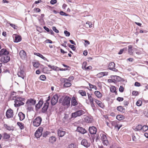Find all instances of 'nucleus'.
<instances>
[{
    "mask_svg": "<svg viewBox=\"0 0 148 148\" xmlns=\"http://www.w3.org/2000/svg\"><path fill=\"white\" fill-rule=\"evenodd\" d=\"M12 99L14 100V105L15 107H18L24 104L25 99L18 96L12 97Z\"/></svg>",
    "mask_w": 148,
    "mask_h": 148,
    "instance_id": "f257e3e1",
    "label": "nucleus"
},
{
    "mask_svg": "<svg viewBox=\"0 0 148 148\" xmlns=\"http://www.w3.org/2000/svg\"><path fill=\"white\" fill-rule=\"evenodd\" d=\"M36 103V100L32 99H28L26 102V106L28 109H30L32 106H34Z\"/></svg>",
    "mask_w": 148,
    "mask_h": 148,
    "instance_id": "f03ea898",
    "label": "nucleus"
},
{
    "mask_svg": "<svg viewBox=\"0 0 148 148\" xmlns=\"http://www.w3.org/2000/svg\"><path fill=\"white\" fill-rule=\"evenodd\" d=\"M42 121V119L41 117L38 116L36 117L33 121V124L35 127H38L39 126Z\"/></svg>",
    "mask_w": 148,
    "mask_h": 148,
    "instance_id": "7ed1b4c3",
    "label": "nucleus"
},
{
    "mask_svg": "<svg viewBox=\"0 0 148 148\" xmlns=\"http://www.w3.org/2000/svg\"><path fill=\"white\" fill-rule=\"evenodd\" d=\"M71 98L69 97L66 96L62 102V105L63 106H66L69 107L70 105Z\"/></svg>",
    "mask_w": 148,
    "mask_h": 148,
    "instance_id": "20e7f679",
    "label": "nucleus"
},
{
    "mask_svg": "<svg viewBox=\"0 0 148 148\" xmlns=\"http://www.w3.org/2000/svg\"><path fill=\"white\" fill-rule=\"evenodd\" d=\"M84 114V112L82 110H79L77 111L72 114V117L76 118L77 116H80Z\"/></svg>",
    "mask_w": 148,
    "mask_h": 148,
    "instance_id": "39448f33",
    "label": "nucleus"
},
{
    "mask_svg": "<svg viewBox=\"0 0 148 148\" xmlns=\"http://www.w3.org/2000/svg\"><path fill=\"white\" fill-rule=\"evenodd\" d=\"M43 130V128L42 127H39L36 131L35 135L37 138H39L42 135V132Z\"/></svg>",
    "mask_w": 148,
    "mask_h": 148,
    "instance_id": "423d86ee",
    "label": "nucleus"
},
{
    "mask_svg": "<svg viewBox=\"0 0 148 148\" xmlns=\"http://www.w3.org/2000/svg\"><path fill=\"white\" fill-rule=\"evenodd\" d=\"M48 99H47L46 102L44 103V106L42 109V112L43 113H45L47 111L48 108V106L49 105V103L48 102V101L50 99V97H48Z\"/></svg>",
    "mask_w": 148,
    "mask_h": 148,
    "instance_id": "0eeeda50",
    "label": "nucleus"
},
{
    "mask_svg": "<svg viewBox=\"0 0 148 148\" xmlns=\"http://www.w3.org/2000/svg\"><path fill=\"white\" fill-rule=\"evenodd\" d=\"M10 58L8 55L1 57V61L3 63H7L10 60Z\"/></svg>",
    "mask_w": 148,
    "mask_h": 148,
    "instance_id": "6e6552de",
    "label": "nucleus"
},
{
    "mask_svg": "<svg viewBox=\"0 0 148 148\" xmlns=\"http://www.w3.org/2000/svg\"><path fill=\"white\" fill-rule=\"evenodd\" d=\"M58 97L57 95H55L52 97L51 101V104L53 106L55 105L58 102Z\"/></svg>",
    "mask_w": 148,
    "mask_h": 148,
    "instance_id": "1a4fd4ad",
    "label": "nucleus"
},
{
    "mask_svg": "<svg viewBox=\"0 0 148 148\" xmlns=\"http://www.w3.org/2000/svg\"><path fill=\"white\" fill-rule=\"evenodd\" d=\"M97 129L95 127L93 126V134H95L94 135V138L93 139H95V141L96 142H97L99 140V137L98 135L97 134H96L97 132ZM94 140H93V141Z\"/></svg>",
    "mask_w": 148,
    "mask_h": 148,
    "instance_id": "9d476101",
    "label": "nucleus"
},
{
    "mask_svg": "<svg viewBox=\"0 0 148 148\" xmlns=\"http://www.w3.org/2000/svg\"><path fill=\"white\" fill-rule=\"evenodd\" d=\"M115 64L114 62L110 63L108 66V69L115 72H117L118 70L115 68Z\"/></svg>",
    "mask_w": 148,
    "mask_h": 148,
    "instance_id": "9b49d317",
    "label": "nucleus"
},
{
    "mask_svg": "<svg viewBox=\"0 0 148 148\" xmlns=\"http://www.w3.org/2000/svg\"><path fill=\"white\" fill-rule=\"evenodd\" d=\"M9 52L6 49H2L0 51V57L8 55Z\"/></svg>",
    "mask_w": 148,
    "mask_h": 148,
    "instance_id": "f8f14e48",
    "label": "nucleus"
},
{
    "mask_svg": "<svg viewBox=\"0 0 148 148\" xmlns=\"http://www.w3.org/2000/svg\"><path fill=\"white\" fill-rule=\"evenodd\" d=\"M13 111L11 109H8L6 111V115L8 118L12 117L13 116Z\"/></svg>",
    "mask_w": 148,
    "mask_h": 148,
    "instance_id": "ddd939ff",
    "label": "nucleus"
},
{
    "mask_svg": "<svg viewBox=\"0 0 148 148\" xmlns=\"http://www.w3.org/2000/svg\"><path fill=\"white\" fill-rule=\"evenodd\" d=\"M77 131L83 134H84L87 132V131L84 128L79 126L77 127Z\"/></svg>",
    "mask_w": 148,
    "mask_h": 148,
    "instance_id": "4468645a",
    "label": "nucleus"
},
{
    "mask_svg": "<svg viewBox=\"0 0 148 148\" xmlns=\"http://www.w3.org/2000/svg\"><path fill=\"white\" fill-rule=\"evenodd\" d=\"M57 134L58 136L60 137H62L65 135L66 132L62 129H59L58 130Z\"/></svg>",
    "mask_w": 148,
    "mask_h": 148,
    "instance_id": "2eb2a0df",
    "label": "nucleus"
},
{
    "mask_svg": "<svg viewBox=\"0 0 148 148\" xmlns=\"http://www.w3.org/2000/svg\"><path fill=\"white\" fill-rule=\"evenodd\" d=\"M56 140V137L53 136H51L49 138L48 142L50 143L53 144L55 143Z\"/></svg>",
    "mask_w": 148,
    "mask_h": 148,
    "instance_id": "dca6fc26",
    "label": "nucleus"
},
{
    "mask_svg": "<svg viewBox=\"0 0 148 148\" xmlns=\"http://www.w3.org/2000/svg\"><path fill=\"white\" fill-rule=\"evenodd\" d=\"M108 74V73L106 72H101L98 73L97 76L98 77L100 78L104 76L107 75Z\"/></svg>",
    "mask_w": 148,
    "mask_h": 148,
    "instance_id": "f3484780",
    "label": "nucleus"
},
{
    "mask_svg": "<svg viewBox=\"0 0 148 148\" xmlns=\"http://www.w3.org/2000/svg\"><path fill=\"white\" fill-rule=\"evenodd\" d=\"M81 144L82 145L86 147H88L90 145V144L88 143L87 140L85 139L82 140Z\"/></svg>",
    "mask_w": 148,
    "mask_h": 148,
    "instance_id": "a211bd4d",
    "label": "nucleus"
},
{
    "mask_svg": "<svg viewBox=\"0 0 148 148\" xmlns=\"http://www.w3.org/2000/svg\"><path fill=\"white\" fill-rule=\"evenodd\" d=\"M19 55L21 58L22 59H25L26 57V54L25 52L23 50H21L20 51Z\"/></svg>",
    "mask_w": 148,
    "mask_h": 148,
    "instance_id": "6ab92c4d",
    "label": "nucleus"
},
{
    "mask_svg": "<svg viewBox=\"0 0 148 148\" xmlns=\"http://www.w3.org/2000/svg\"><path fill=\"white\" fill-rule=\"evenodd\" d=\"M93 101H94L100 107L102 108L103 107V105L101 101L95 99H93Z\"/></svg>",
    "mask_w": 148,
    "mask_h": 148,
    "instance_id": "aec40b11",
    "label": "nucleus"
},
{
    "mask_svg": "<svg viewBox=\"0 0 148 148\" xmlns=\"http://www.w3.org/2000/svg\"><path fill=\"white\" fill-rule=\"evenodd\" d=\"M77 104V102L75 97H73L71 99V105L75 106Z\"/></svg>",
    "mask_w": 148,
    "mask_h": 148,
    "instance_id": "412c9836",
    "label": "nucleus"
},
{
    "mask_svg": "<svg viewBox=\"0 0 148 148\" xmlns=\"http://www.w3.org/2000/svg\"><path fill=\"white\" fill-rule=\"evenodd\" d=\"M43 102L42 101L40 100L38 103L36 105V108L38 109H39L43 104Z\"/></svg>",
    "mask_w": 148,
    "mask_h": 148,
    "instance_id": "4be33fe9",
    "label": "nucleus"
},
{
    "mask_svg": "<svg viewBox=\"0 0 148 148\" xmlns=\"http://www.w3.org/2000/svg\"><path fill=\"white\" fill-rule=\"evenodd\" d=\"M17 75L18 77H21L23 79H24L25 74L24 71L21 70L18 72Z\"/></svg>",
    "mask_w": 148,
    "mask_h": 148,
    "instance_id": "5701e85b",
    "label": "nucleus"
},
{
    "mask_svg": "<svg viewBox=\"0 0 148 148\" xmlns=\"http://www.w3.org/2000/svg\"><path fill=\"white\" fill-rule=\"evenodd\" d=\"M133 129L136 131H138L141 130L142 128V126L140 125H138L136 126H134L133 127Z\"/></svg>",
    "mask_w": 148,
    "mask_h": 148,
    "instance_id": "b1692460",
    "label": "nucleus"
},
{
    "mask_svg": "<svg viewBox=\"0 0 148 148\" xmlns=\"http://www.w3.org/2000/svg\"><path fill=\"white\" fill-rule=\"evenodd\" d=\"M18 116L19 117L20 120L21 121H22L25 117V115L22 112H20L18 114Z\"/></svg>",
    "mask_w": 148,
    "mask_h": 148,
    "instance_id": "393cba45",
    "label": "nucleus"
},
{
    "mask_svg": "<svg viewBox=\"0 0 148 148\" xmlns=\"http://www.w3.org/2000/svg\"><path fill=\"white\" fill-rule=\"evenodd\" d=\"M94 94L98 98H100L102 96L101 93L98 91H96L94 92Z\"/></svg>",
    "mask_w": 148,
    "mask_h": 148,
    "instance_id": "a878e982",
    "label": "nucleus"
},
{
    "mask_svg": "<svg viewBox=\"0 0 148 148\" xmlns=\"http://www.w3.org/2000/svg\"><path fill=\"white\" fill-rule=\"evenodd\" d=\"M117 110L121 112H124L125 111V108L121 106H119L117 107Z\"/></svg>",
    "mask_w": 148,
    "mask_h": 148,
    "instance_id": "bb28decb",
    "label": "nucleus"
},
{
    "mask_svg": "<svg viewBox=\"0 0 148 148\" xmlns=\"http://www.w3.org/2000/svg\"><path fill=\"white\" fill-rule=\"evenodd\" d=\"M4 127L8 130H14V128L12 127L9 126L6 124H4Z\"/></svg>",
    "mask_w": 148,
    "mask_h": 148,
    "instance_id": "cd10ccee",
    "label": "nucleus"
},
{
    "mask_svg": "<svg viewBox=\"0 0 148 148\" xmlns=\"http://www.w3.org/2000/svg\"><path fill=\"white\" fill-rule=\"evenodd\" d=\"M17 124L21 130H23L24 128V125L23 123L21 122H18Z\"/></svg>",
    "mask_w": 148,
    "mask_h": 148,
    "instance_id": "c85d7f7f",
    "label": "nucleus"
},
{
    "mask_svg": "<svg viewBox=\"0 0 148 148\" xmlns=\"http://www.w3.org/2000/svg\"><path fill=\"white\" fill-rule=\"evenodd\" d=\"M88 97V99L89 100L90 103L91 105L92 106V97L91 96V95H90L89 93H87Z\"/></svg>",
    "mask_w": 148,
    "mask_h": 148,
    "instance_id": "c756f323",
    "label": "nucleus"
},
{
    "mask_svg": "<svg viewBox=\"0 0 148 148\" xmlns=\"http://www.w3.org/2000/svg\"><path fill=\"white\" fill-rule=\"evenodd\" d=\"M69 117L68 115L67 114H64V116L62 118V121L63 122H65L67 120Z\"/></svg>",
    "mask_w": 148,
    "mask_h": 148,
    "instance_id": "7c9ffc66",
    "label": "nucleus"
},
{
    "mask_svg": "<svg viewBox=\"0 0 148 148\" xmlns=\"http://www.w3.org/2000/svg\"><path fill=\"white\" fill-rule=\"evenodd\" d=\"M85 121L88 123H91L92 122V119L90 118L89 117L86 116L85 118Z\"/></svg>",
    "mask_w": 148,
    "mask_h": 148,
    "instance_id": "2f4dec72",
    "label": "nucleus"
},
{
    "mask_svg": "<svg viewBox=\"0 0 148 148\" xmlns=\"http://www.w3.org/2000/svg\"><path fill=\"white\" fill-rule=\"evenodd\" d=\"M14 42H18L22 40L21 38H13Z\"/></svg>",
    "mask_w": 148,
    "mask_h": 148,
    "instance_id": "473e14b6",
    "label": "nucleus"
},
{
    "mask_svg": "<svg viewBox=\"0 0 148 148\" xmlns=\"http://www.w3.org/2000/svg\"><path fill=\"white\" fill-rule=\"evenodd\" d=\"M92 127H90L88 129V131L89 132L90 134H91L90 136L89 135V136L90 138L92 137Z\"/></svg>",
    "mask_w": 148,
    "mask_h": 148,
    "instance_id": "72a5a7b5",
    "label": "nucleus"
},
{
    "mask_svg": "<svg viewBox=\"0 0 148 148\" xmlns=\"http://www.w3.org/2000/svg\"><path fill=\"white\" fill-rule=\"evenodd\" d=\"M112 78H114V80L116 81H119L120 80L121 77L119 76L115 75L113 76Z\"/></svg>",
    "mask_w": 148,
    "mask_h": 148,
    "instance_id": "f704fd0d",
    "label": "nucleus"
},
{
    "mask_svg": "<svg viewBox=\"0 0 148 148\" xmlns=\"http://www.w3.org/2000/svg\"><path fill=\"white\" fill-rule=\"evenodd\" d=\"M78 92L82 96H86V92L83 90H79L78 91Z\"/></svg>",
    "mask_w": 148,
    "mask_h": 148,
    "instance_id": "c9c22d12",
    "label": "nucleus"
},
{
    "mask_svg": "<svg viewBox=\"0 0 148 148\" xmlns=\"http://www.w3.org/2000/svg\"><path fill=\"white\" fill-rule=\"evenodd\" d=\"M128 52L129 53L131 54L133 53V51L132 49V47L131 45H130L128 46Z\"/></svg>",
    "mask_w": 148,
    "mask_h": 148,
    "instance_id": "e433bc0d",
    "label": "nucleus"
},
{
    "mask_svg": "<svg viewBox=\"0 0 148 148\" xmlns=\"http://www.w3.org/2000/svg\"><path fill=\"white\" fill-rule=\"evenodd\" d=\"M148 129V127L147 125H144L143 126H142V128L141 130L144 132L146 131Z\"/></svg>",
    "mask_w": 148,
    "mask_h": 148,
    "instance_id": "4c0bfd02",
    "label": "nucleus"
},
{
    "mask_svg": "<svg viewBox=\"0 0 148 148\" xmlns=\"http://www.w3.org/2000/svg\"><path fill=\"white\" fill-rule=\"evenodd\" d=\"M116 88L114 86H111L110 88V91L112 92H114L116 91Z\"/></svg>",
    "mask_w": 148,
    "mask_h": 148,
    "instance_id": "58836bf2",
    "label": "nucleus"
},
{
    "mask_svg": "<svg viewBox=\"0 0 148 148\" xmlns=\"http://www.w3.org/2000/svg\"><path fill=\"white\" fill-rule=\"evenodd\" d=\"M116 118L119 120H121L123 119V116L122 115H119L116 116Z\"/></svg>",
    "mask_w": 148,
    "mask_h": 148,
    "instance_id": "ea45409f",
    "label": "nucleus"
},
{
    "mask_svg": "<svg viewBox=\"0 0 148 148\" xmlns=\"http://www.w3.org/2000/svg\"><path fill=\"white\" fill-rule=\"evenodd\" d=\"M50 132H49L46 131L44 133L42 134V136L43 137H46L48 135H49Z\"/></svg>",
    "mask_w": 148,
    "mask_h": 148,
    "instance_id": "a19ab883",
    "label": "nucleus"
},
{
    "mask_svg": "<svg viewBox=\"0 0 148 148\" xmlns=\"http://www.w3.org/2000/svg\"><path fill=\"white\" fill-rule=\"evenodd\" d=\"M10 137V135L7 133H4V134L3 138L4 139H7Z\"/></svg>",
    "mask_w": 148,
    "mask_h": 148,
    "instance_id": "79ce46f5",
    "label": "nucleus"
},
{
    "mask_svg": "<svg viewBox=\"0 0 148 148\" xmlns=\"http://www.w3.org/2000/svg\"><path fill=\"white\" fill-rule=\"evenodd\" d=\"M71 84L69 82H66L64 84V87H69L71 86Z\"/></svg>",
    "mask_w": 148,
    "mask_h": 148,
    "instance_id": "37998d69",
    "label": "nucleus"
},
{
    "mask_svg": "<svg viewBox=\"0 0 148 148\" xmlns=\"http://www.w3.org/2000/svg\"><path fill=\"white\" fill-rule=\"evenodd\" d=\"M101 139L102 141L107 140L106 136L104 134H102L101 136Z\"/></svg>",
    "mask_w": 148,
    "mask_h": 148,
    "instance_id": "c03bdc74",
    "label": "nucleus"
},
{
    "mask_svg": "<svg viewBox=\"0 0 148 148\" xmlns=\"http://www.w3.org/2000/svg\"><path fill=\"white\" fill-rule=\"evenodd\" d=\"M60 14L62 16H69L68 14H66L62 11H61L60 12Z\"/></svg>",
    "mask_w": 148,
    "mask_h": 148,
    "instance_id": "a18cd8bd",
    "label": "nucleus"
},
{
    "mask_svg": "<svg viewBox=\"0 0 148 148\" xmlns=\"http://www.w3.org/2000/svg\"><path fill=\"white\" fill-rule=\"evenodd\" d=\"M40 79L44 81L46 79V77L44 75H41L40 77Z\"/></svg>",
    "mask_w": 148,
    "mask_h": 148,
    "instance_id": "49530a36",
    "label": "nucleus"
},
{
    "mask_svg": "<svg viewBox=\"0 0 148 148\" xmlns=\"http://www.w3.org/2000/svg\"><path fill=\"white\" fill-rule=\"evenodd\" d=\"M142 101L140 100H138L136 103V105L138 106H140L142 104Z\"/></svg>",
    "mask_w": 148,
    "mask_h": 148,
    "instance_id": "de8ad7c7",
    "label": "nucleus"
},
{
    "mask_svg": "<svg viewBox=\"0 0 148 148\" xmlns=\"http://www.w3.org/2000/svg\"><path fill=\"white\" fill-rule=\"evenodd\" d=\"M102 143L104 145L106 146L108 145L109 144V142L108 140H107L102 141Z\"/></svg>",
    "mask_w": 148,
    "mask_h": 148,
    "instance_id": "09e8293b",
    "label": "nucleus"
},
{
    "mask_svg": "<svg viewBox=\"0 0 148 148\" xmlns=\"http://www.w3.org/2000/svg\"><path fill=\"white\" fill-rule=\"evenodd\" d=\"M86 26L87 27H92V24L90 22H87L86 23Z\"/></svg>",
    "mask_w": 148,
    "mask_h": 148,
    "instance_id": "8fccbe9b",
    "label": "nucleus"
},
{
    "mask_svg": "<svg viewBox=\"0 0 148 148\" xmlns=\"http://www.w3.org/2000/svg\"><path fill=\"white\" fill-rule=\"evenodd\" d=\"M9 24L10 25V26L12 27L13 28L15 29H17L18 27L16 25H15L14 24L9 23Z\"/></svg>",
    "mask_w": 148,
    "mask_h": 148,
    "instance_id": "3c124183",
    "label": "nucleus"
},
{
    "mask_svg": "<svg viewBox=\"0 0 148 148\" xmlns=\"http://www.w3.org/2000/svg\"><path fill=\"white\" fill-rule=\"evenodd\" d=\"M38 56L42 58L45 60H47V59L46 58L44 57L42 54L40 53L39 54H38Z\"/></svg>",
    "mask_w": 148,
    "mask_h": 148,
    "instance_id": "603ef678",
    "label": "nucleus"
},
{
    "mask_svg": "<svg viewBox=\"0 0 148 148\" xmlns=\"http://www.w3.org/2000/svg\"><path fill=\"white\" fill-rule=\"evenodd\" d=\"M64 34L66 36H69L70 35V33L67 31L65 30L64 31Z\"/></svg>",
    "mask_w": 148,
    "mask_h": 148,
    "instance_id": "864d4df0",
    "label": "nucleus"
},
{
    "mask_svg": "<svg viewBox=\"0 0 148 148\" xmlns=\"http://www.w3.org/2000/svg\"><path fill=\"white\" fill-rule=\"evenodd\" d=\"M39 64L38 62H36L34 63L33 66L37 68L39 66Z\"/></svg>",
    "mask_w": 148,
    "mask_h": 148,
    "instance_id": "5fc2aeb1",
    "label": "nucleus"
},
{
    "mask_svg": "<svg viewBox=\"0 0 148 148\" xmlns=\"http://www.w3.org/2000/svg\"><path fill=\"white\" fill-rule=\"evenodd\" d=\"M119 91L121 92H123L124 91V88L123 86H121L119 88Z\"/></svg>",
    "mask_w": 148,
    "mask_h": 148,
    "instance_id": "6e6d98bb",
    "label": "nucleus"
},
{
    "mask_svg": "<svg viewBox=\"0 0 148 148\" xmlns=\"http://www.w3.org/2000/svg\"><path fill=\"white\" fill-rule=\"evenodd\" d=\"M51 4L52 5L54 4L57 3L56 0H51L50 2Z\"/></svg>",
    "mask_w": 148,
    "mask_h": 148,
    "instance_id": "4d7b16f0",
    "label": "nucleus"
},
{
    "mask_svg": "<svg viewBox=\"0 0 148 148\" xmlns=\"http://www.w3.org/2000/svg\"><path fill=\"white\" fill-rule=\"evenodd\" d=\"M69 47L71 48L73 50H75V48L73 45H70L69 46Z\"/></svg>",
    "mask_w": 148,
    "mask_h": 148,
    "instance_id": "13d9d810",
    "label": "nucleus"
},
{
    "mask_svg": "<svg viewBox=\"0 0 148 148\" xmlns=\"http://www.w3.org/2000/svg\"><path fill=\"white\" fill-rule=\"evenodd\" d=\"M52 29L53 30L56 32L58 33L59 32V31L55 27H53Z\"/></svg>",
    "mask_w": 148,
    "mask_h": 148,
    "instance_id": "bf43d9fd",
    "label": "nucleus"
},
{
    "mask_svg": "<svg viewBox=\"0 0 148 148\" xmlns=\"http://www.w3.org/2000/svg\"><path fill=\"white\" fill-rule=\"evenodd\" d=\"M44 42H45V43H52V42L51 40H50L47 39Z\"/></svg>",
    "mask_w": 148,
    "mask_h": 148,
    "instance_id": "052dcab7",
    "label": "nucleus"
},
{
    "mask_svg": "<svg viewBox=\"0 0 148 148\" xmlns=\"http://www.w3.org/2000/svg\"><path fill=\"white\" fill-rule=\"evenodd\" d=\"M117 100L118 101L120 102L123 101V98L122 97H118L117 98Z\"/></svg>",
    "mask_w": 148,
    "mask_h": 148,
    "instance_id": "680f3d73",
    "label": "nucleus"
},
{
    "mask_svg": "<svg viewBox=\"0 0 148 148\" xmlns=\"http://www.w3.org/2000/svg\"><path fill=\"white\" fill-rule=\"evenodd\" d=\"M85 43H84V45L85 46H87L88 45L90 44L89 42L86 40H85Z\"/></svg>",
    "mask_w": 148,
    "mask_h": 148,
    "instance_id": "e2e57ef3",
    "label": "nucleus"
},
{
    "mask_svg": "<svg viewBox=\"0 0 148 148\" xmlns=\"http://www.w3.org/2000/svg\"><path fill=\"white\" fill-rule=\"evenodd\" d=\"M132 94L133 95H135V96H136L138 94V92L137 91H134L132 92Z\"/></svg>",
    "mask_w": 148,
    "mask_h": 148,
    "instance_id": "0e129e2a",
    "label": "nucleus"
},
{
    "mask_svg": "<svg viewBox=\"0 0 148 148\" xmlns=\"http://www.w3.org/2000/svg\"><path fill=\"white\" fill-rule=\"evenodd\" d=\"M128 102L127 101H123V104L125 106H128Z\"/></svg>",
    "mask_w": 148,
    "mask_h": 148,
    "instance_id": "69168bd1",
    "label": "nucleus"
},
{
    "mask_svg": "<svg viewBox=\"0 0 148 148\" xmlns=\"http://www.w3.org/2000/svg\"><path fill=\"white\" fill-rule=\"evenodd\" d=\"M134 85L135 86L139 87L140 86V83L138 82H135L134 84Z\"/></svg>",
    "mask_w": 148,
    "mask_h": 148,
    "instance_id": "338daca9",
    "label": "nucleus"
},
{
    "mask_svg": "<svg viewBox=\"0 0 148 148\" xmlns=\"http://www.w3.org/2000/svg\"><path fill=\"white\" fill-rule=\"evenodd\" d=\"M34 10L38 12H39L40 11V10L39 8H34Z\"/></svg>",
    "mask_w": 148,
    "mask_h": 148,
    "instance_id": "774afa93",
    "label": "nucleus"
}]
</instances>
